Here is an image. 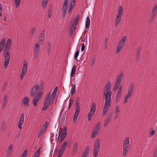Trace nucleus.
I'll return each mask as SVG.
<instances>
[{
	"instance_id": "33",
	"label": "nucleus",
	"mask_w": 157,
	"mask_h": 157,
	"mask_svg": "<svg viewBox=\"0 0 157 157\" xmlns=\"http://www.w3.org/2000/svg\"><path fill=\"white\" fill-rule=\"evenodd\" d=\"M27 69L28 65L26 61H25L23 63V65L22 68V70L23 71H25L27 72Z\"/></svg>"
},
{
	"instance_id": "6",
	"label": "nucleus",
	"mask_w": 157,
	"mask_h": 157,
	"mask_svg": "<svg viewBox=\"0 0 157 157\" xmlns=\"http://www.w3.org/2000/svg\"><path fill=\"white\" fill-rule=\"evenodd\" d=\"M124 77L123 73L121 72L116 78L115 82L114 84V87L113 91H116L119 88V86H121V83Z\"/></svg>"
},
{
	"instance_id": "23",
	"label": "nucleus",
	"mask_w": 157,
	"mask_h": 157,
	"mask_svg": "<svg viewBox=\"0 0 157 157\" xmlns=\"http://www.w3.org/2000/svg\"><path fill=\"white\" fill-rule=\"evenodd\" d=\"M44 33H41L40 35L39 40L37 43L39 44H40L41 45L43 42L44 41Z\"/></svg>"
},
{
	"instance_id": "62",
	"label": "nucleus",
	"mask_w": 157,
	"mask_h": 157,
	"mask_svg": "<svg viewBox=\"0 0 157 157\" xmlns=\"http://www.w3.org/2000/svg\"><path fill=\"white\" fill-rule=\"evenodd\" d=\"M57 90H58L57 87H55V88H54V90L53 92L56 93L57 91Z\"/></svg>"
},
{
	"instance_id": "1",
	"label": "nucleus",
	"mask_w": 157,
	"mask_h": 157,
	"mask_svg": "<svg viewBox=\"0 0 157 157\" xmlns=\"http://www.w3.org/2000/svg\"><path fill=\"white\" fill-rule=\"evenodd\" d=\"M11 40L10 39H9L6 42L4 50L5 59L4 62V66L5 68H6L7 67L10 60V54L8 52V51L10 50L11 48Z\"/></svg>"
},
{
	"instance_id": "19",
	"label": "nucleus",
	"mask_w": 157,
	"mask_h": 157,
	"mask_svg": "<svg viewBox=\"0 0 157 157\" xmlns=\"http://www.w3.org/2000/svg\"><path fill=\"white\" fill-rule=\"evenodd\" d=\"M111 83L109 82L107 83L104 87L103 92H108L111 91Z\"/></svg>"
},
{
	"instance_id": "40",
	"label": "nucleus",
	"mask_w": 157,
	"mask_h": 157,
	"mask_svg": "<svg viewBox=\"0 0 157 157\" xmlns=\"http://www.w3.org/2000/svg\"><path fill=\"white\" fill-rule=\"evenodd\" d=\"M68 0H64L62 7L68 8Z\"/></svg>"
},
{
	"instance_id": "20",
	"label": "nucleus",
	"mask_w": 157,
	"mask_h": 157,
	"mask_svg": "<svg viewBox=\"0 0 157 157\" xmlns=\"http://www.w3.org/2000/svg\"><path fill=\"white\" fill-rule=\"evenodd\" d=\"M67 134V129L66 128H64L63 132L62 133L61 138L59 140V143H61L64 140Z\"/></svg>"
},
{
	"instance_id": "63",
	"label": "nucleus",
	"mask_w": 157,
	"mask_h": 157,
	"mask_svg": "<svg viewBox=\"0 0 157 157\" xmlns=\"http://www.w3.org/2000/svg\"><path fill=\"white\" fill-rule=\"evenodd\" d=\"M121 96H122V95L117 94L116 97L121 98Z\"/></svg>"
},
{
	"instance_id": "58",
	"label": "nucleus",
	"mask_w": 157,
	"mask_h": 157,
	"mask_svg": "<svg viewBox=\"0 0 157 157\" xmlns=\"http://www.w3.org/2000/svg\"><path fill=\"white\" fill-rule=\"evenodd\" d=\"M82 46L81 48V51H83L85 50V44L84 43H82Z\"/></svg>"
},
{
	"instance_id": "39",
	"label": "nucleus",
	"mask_w": 157,
	"mask_h": 157,
	"mask_svg": "<svg viewBox=\"0 0 157 157\" xmlns=\"http://www.w3.org/2000/svg\"><path fill=\"white\" fill-rule=\"evenodd\" d=\"M49 0H42V4L44 8L46 7L47 5L48 4Z\"/></svg>"
},
{
	"instance_id": "55",
	"label": "nucleus",
	"mask_w": 157,
	"mask_h": 157,
	"mask_svg": "<svg viewBox=\"0 0 157 157\" xmlns=\"http://www.w3.org/2000/svg\"><path fill=\"white\" fill-rule=\"evenodd\" d=\"M73 103V100L70 98L69 100V103L68 108L69 109L70 107L71 106Z\"/></svg>"
},
{
	"instance_id": "30",
	"label": "nucleus",
	"mask_w": 157,
	"mask_h": 157,
	"mask_svg": "<svg viewBox=\"0 0 157 157\" xmlns=\"http://www.w3.org/2000/svg\"><path fill=\"white\" fill-rule=\"evenodd\" d=\"M76 67L75 65H74L73 67L70 75V77L71 78H72L73 77L74 75L75 74L76 71Z\"/></svg>"
},
{
	"instance_id": "14",
	"label": "nucleus",
	"mask_w": 157,
	"mask_h": 157,
	"mask_svg": "<svg viewBox=\"0 0 157 157\" xmlns=\"http://www.w3.org/2000/svg\"><path fill=\"white\" fill-rule=\"evenodd\" d=\"M24 114L22 113L21 114L19 118V119L17 124V126L18 127V128L20 129V130H21L22 128V125L24 122Z\"/></svg>"
},
{
	"instance_id": "10",
	"label": "nucleus",
	"mask_w": 157,
	"mask_h": 157,
	"mask_svg": "<svg viewBox=\"0 0 157 157\" xmlns=\"http://www.w3.org/2000/svg\"><path fill=\"white\" fill-rule=\"evenodd\" d=\"M111 106V103L105 102L103 109L102 114L103 116H105L107 114V112L109 111Z\"/></svg>"
},
{
	"instance_id": "22",
	"label": "nucleus",
	"mask_w": 157,
	"mask_h": 157,
	"mask_svg": "<svg viewBox=\"0 0 157 157\" xmlns=\"http://www.w3.org/2000/svg\"><path fill=\"white\" fill-rule=\"evenodd\" d=\"M29 99L28 97H24L22 101L23 105L25 106H29Z\"/></svg>"
},
{
	"instance_id": "7",
	"label": "nucleus",
	"mask_w": 157,
	"mask_h": 157,
	"mask_svg": "<svg viewBox=\"0 0 157 157\" xmlns=\"http://www.w3.org/2000/svg\"><path fill=\"white\" fill-rule=\"evenodd\" d=\"M101 128V124L100 122L97 123L93 128L91 132V138H95L98 134Z\"/></svg>"
},
{
	"instance_id": "29",
	"label": "nucleus",
	"mask_w": 157,
	"mask_h": 157,
	"mask_svg": "<svg viewBox=\"0 0 157 157\" xmlns=\"http://www.w3.org/2000/svg\"><path fill=\"white\" fill-rule=\"evenodd\" d=\"M13 146L12 144L10 145L9 146L6 153L7 154L9 155L12 153L13 149Z\"/></svg>"
},
{
	"instance_id": "35",
	"label": "nucleus",
	"mask_w": 157,
	"mask_h": 157,
	"mask_svg": "<svg viewBox=\"0 0 157 157\" xmlns=\"http://www.w3.org/2000/svg\"><path fill=\"white\" fill-rule=\"evenodd\" d=\"M67 8H62V12L63 14L62 17L64 18L67 12Z\"/></svg>"
},
{
	"instance_id": "12",
	"label": "nucleus",
	"mask_w": 157,
	"mask_h": 157,
	"mask_svg": "<svg viewBox=\"0 0 157 157\" xmlns=\"http://www.w3.org/2000/svg\"><path fill=\"white\" fill-rule=\"evenodd\" d=\"M104 97L105 98V102L111 103V96L112 94L111 91L107 92H103Z\"/></svg>"
},
{
	"instance_id": "4",
	"label": "nucleus",
	"mask_w": 157,
	"mask_h": 157,
	"mask_svg": "<svg viewBox=\"0 0 157 157\" xmlns=\"http://www.w3.org/2000/svg\"><path fill=\"white\" fill-rule=\"evenodd\" d=\"M50 95V93L49 92L48 93L45 98L44 102L42 108V110L43 111L45 110L48 107L49 105L52 104L54 101L53 99H51Z\"/></svg>"
},
{
	"instance_id": "26",
	"label": "nucleus",
	"mask_w": 157,
	"mask_h": 157,
	"mask_svg": "<svg viewBox=\"0 0 157 157\" xmlns=\"http://www.w3.org/2000/svg\"><path fill=\"white\" fill-rule=\"evenodd\" d=\"M78 147V144L77 143H76L74 145L73 151L72 153V155L74 156L77 153V147Z\"/></svg>"
},
{
	"instance_id": "34",
	"label": "nucleus",
	"mask_w": 157,
	"mask_h": 157,
	"mask_svg": "<svg viewBox=\"0 0 157 157\" xmlns=\"http://www.w3.org/2000/svg\"><path fill=\"white\" fill-rule=\"evenodd\" d=\"M90 20L89 17H87L86 18V22L85 23V27L86 29L88 28L90 25Z\"/></svg>"
},
{
	"instance_id": "17",
	"label": "nucleus",
	"mask_w": 157,
	"mask_h": 157,
	"mask_svg": "<svg viewBox=\"0 0 157 157\" xmlns=\"http://www.w3.org/2000/svg\"><path fill=\"white\" fill-rule=\"evenodd\" d=\"M39 89V86L37 84H35L33 87L31 92V95L32 96H34L37 93Z\"/></svg>"
},
{
	"instance_id": "13",
	"label": "nucleus",
	"mask_w": 157,
	"mask_h": 157,
	"mask_svg": "<svg viewBox=\"0 0 157 157\" xmlns=\"http://www.w3.org/2000/svg\"><path fill=\"white\" fill-rule=\"evenodd\" d=\"M42 94V92H39L35 97L33 101V105L35 107H36L37 106V103L41 98Z\"/></svg>"
},
{
	"instance_id": "27",
	"label": "nucleus",
	"mask_w": 157,
	"mask_h": 157,
	"mask_svg": "<svg viewBox=\"0 0 157 157\" xmlns=\"http://www.w3.org/2000/svg\"><path fill=\"white\" fill-rule=\"evenodd\" d=\"M157 14V4L155 5L152 8L151 10V15L154 16Z\"/></svg>"
},
{
	"instance_id": "16",
	"label": "nucleus",
	"mask_w": 157,
	"mask_h": 157,
	"mask_svg": "<svg viewBox=\"0 0 157 157\" xmlns=\"http://www.w3.org/2000/svg\"><path fill=\"white\" fill-rule=\"evenodd\" d=\"M120 108L118 105L116 106L114 109V118L116 119L120 114Z\"/></svg>"
},
{
	"instance_id": "15",
	"label": "nucleus",
	"mask_w": 157,
	"mask_h": 157,
	"mask_svg": "<svg viewBox=\"0 0 157 157\" xmlns=\"http://www.w3.org/2000/svg\"><path fill=\"white\" fill-rule=\"evenodd\" d=\"M8 101V95L5 94L3 96L2 101V106L3 107H5L7 104Z\"/></svg>"
},
{
	"instance_id": "3",
	"label": "nucleus",
	"mask_w": 157,
	"mask_h": 157,
	"mask_svg": "<svg viewBox=\"0 0 157 157\" xmlns=\"http://www.w3.org/2000/svg\"><path fill=\"white\" fill-rule=\"evenodd\" d=\"M101 141L100 139L97 138L94 141L93 146V154L94 157H97L100 148Z\"/></svg>"
},
{
	"instance_id": "18",
	"label": "nucleus",
	"mask_w": 157,
	"mask_h": 157,
	"mask_svg": "<svg viewBox=\"0 0 157 157\" xmlns=\"http://www.w3.org/2000/svg\"><path fill=\"white\" fill-rule=\"evenodd\" d=\"M135 85L133 83H131L128 89L127 93L132 95L134 93V90L135 88Z\"/></svg>"
},
{
	"instance_id": "28",
	"label": "nucleus",
	"mask_w": 157,
	"mask_h": 157,
	"mask_svg": "<svg viewBox=\"0 0 157 157\" xmlns=\"http://www.w3.org/2000/svg\"><path fill=\"white\" fill-rule=\"evenodd\" d=\"M90 149V148L89 146H86L84 149L82 155L87 157V155L88 154Z\"/></svg>"
},
{
	"instance_id": "41",
	"label": "nucleus",
	"mask_w": 157,
	"mask_h": 157,
	"mask_svg": "<svg viewBox=\"0 0 157 157\" xmlns=\"http://www.w3.org/2000/svg\"><path fill=\"white\" fill-rule=\"evenodd\" d=\"M119 89L117 90V94H121L122 95V87L121 85L120 86H119Z\"/></svg>"
},
{
	"instance_id": "9",
	"label": "nucleus",
	"mask_w": 157,
	"mask_h": 157,
	"mask_svg": "<svg viewBox=\"0 0 157 157\" xmlns=\"http://www.w3.org/2000/svg\"><path fill=\"white\" fill-rule=\"evenodd\" d=\"M96 111V105L95 103H93L91 105L90 109L88 114V121H90L91 120V117L94 116Z\"/></svg>"
},
{
	"instance_id": "44",
	"label": "nucleus",
	"mask_w": 157,
	"mask_h": 157,
	"mask_svg": "<svg viewBox=\"0 0 157 157\" xmlns=\"http://www.w3.org/2000/svg\"><path fill=\"white\" fill-rule=\"evenodd\" d=\"M76 86L74 85L72 88L71 89V93L72 95L74 94L75 93Z\"/></svg>"
},
{
	"instance_id": "36",
	"label": "nucleus",
	"mask_w": 157,
	"mask_h": 157,
	"mask_svg": "<svg viewBox=\"0 0 157 157\" xmlns=\"http://www.w3.org/2000/svg\"><path fill=\"white\" fill-rule=\"evenodd\" d=\"M111 118L109 117L108 119L105 121L104 124V127H106L108 125L109 122L111 121Z\"/></svg>"
},
{
	"instance_id": "42",
	"label": "nucleus",
	"mask_w": 157,
	"mask_h": 157,
	"mask_svg": "<svg viewBox=\"0 0 157 157\" xmlns=\"http://www.w3.org/2000/svg\"><path fill=\"white\" fill-rule=\"evenodd\" d=\"M76 24H74V23H73L71 27V32L72 33L74 32L76 29Z\"/></svg>"
},
{
	"instance_id": "38",
	"label": "nucleus",
	"mask_w": 157,
	"mask_h": 157,
	"mask_svg": "<svg viewBox=\"0 0 157 157\" xmlns=\"http://www.w3.org/2000/svg\"><path fill=\"white\" fill-rule=\"evenodd\" d=\"M51 49V44L49 43H48L47 45L46 50L48 53H49Z\"/></svg>"
},
{
	"instance_id": "37",
	"label": "nucleus",
	"mask_w": 157,
	"mask_h": 157,
	"mask_svg": "<svg viewBox=\"0 0 157 157\" xmlns=\"http://www.w3.org/2000/svg\"><path fill=\"white\" fill-rule=\"evenodd\" d=\"M41 148H39L36 152L35 153L34 156L36 157H39L40 153Z\"/></svg>"
},
{
	"instance_id": "11",
	"label": "nucleus",
	"mask_w": 157,
	"mask_h": 157,
	"mask_svg": "<svg viewBox=\"0 0 157 157\" xmlns=\"http://www.w3.org/2000/svg\"><path fill=\"white\" fill-rule=\"evenodd\" d=\"M80 112V106L78 103V104L76 106L75 112L73 117V121L75 123L77 122V118L79 115Z\"/></svg>"
},
{
	"instance_id": "48",
	"label": "nucleus",
	"mask_w": 157,
	"mask_h": 157,
	"mask_svg": "<svg viewBox=\"0 0 157 157\" xmlns=\"http://www.w3.org/2000/svg\"><path fill=\"white\" fill-rule=\"evenodd\" d=\"M56 95V93L53 92L52 95L50 96V98L51 99H53V100L54 101L55 99V97Z\"/></svg>"
},
{
	"instance_id": "32",
	"label": "nucleus",
	"mask_w": 157,
	"mask_h": 157,
	"mask_svg": "<svg viewBox=\"0 0 157 157\" xmlns=\"http://www.w3.org/2000/svg\"><path fill=\"white\" fill-rule=\"evenodd\" d=\"M129 147H123V155L124 157L125 156L127 152L129 151Z\"/></svg>"
},
{
	"instance_id": "43",
	"label": "nucleus",
	"mask_w": 157,
	"mask_h": 157,
	"mask_svg": "<svg viewBox=\"0 0 157 157\" xmlns=\"http://www.w3.org/2000/svg\"><path fill=\"white\" fill-rule=\"evenodd\" d=\"M21 0H14V3L16 5V7L18 8L21 3Z\"/></svg>"
},
{
	"instance_id": "24",
	"label": "nucleus",
	"mask_w": 157,
	"mask_h": 157,
	"mask_svg": "<svg viewBox=\"0 0 157 157\" xmlns=\"http://www.w3.org/2000/svg\"><path fill=\"white\" fill-rule=\"evenodd\" d=\"M129 147V138L128 137H127L124 141L123 147Z\"/></svg>"
},
{
	"instance_id": "56",
	"label": "nucleus",
	"mask_w": 157,
	"mask_h": 157,
	"mask_svg": "<svg viewBox=\"0 0 157 157\" xmlns=\"http://www.w3.org/2000/svg\"><path fill=\"white\" fill-rule=\"evenodd\" d=\"M79 51L78 50L75 53V56H74V58L75 59L77 58L79 55Z\"/></svg>"
},
{
	"instance_id": "54",
	"label": "nucleus",
	"mask_w": 157,
	"mask_h": 157,
	"mask_svg": "<svg viewBox=\"0 0 157 157\" xmlns=\"http://www.w3.org/2000/svg\"><path fill=\"white\" fill-rule=\"evenodd\" d=\"M36 32V29L34 28H33L31 30V35L33 36L35 32Z\"/></svg>"
},
{
	"instance_id": "5",
	"label": "nucleus",
	"mask_w": 157,
	"mask_h": 157,
	"mask_svg": "<svg viewBox=\"0 0 157 157\" xmlns=\"http://www.w3.org/2000/svg\"><path fill=\"white\" fill-rule=\"evenodd\" d=\"M123 13L124 9L123 7L121 6H119L118 8L117 14L116 15L115 26L117 27L118 25L121 20V17L123 16Z\"/></svg>"
},
{
	"instance_id": "49",
	"label": "nucleus",
	"mask_w": 157,
	"mask_h": 157,
	"mask_svg": "<svg viewBox=\"0 0 157 157\" xmlns=\"http://www.w3.org/2000/svg\"><path fill=\"white\" fill-rule=\"evenodd\" d=\"M64 151L60 150L59 151L57 157H61Z\"/></svg>"
},
{
	"instance_id": "50",
	"label": "nucleus",
	"mask_w": 157,
	"mask_h": 157,
	"mask_svg": "<svg viewBox=\"0 0 157 157\" xmlns=\"http://www.w3.org/2000/svg\"><path fill=\"white\" fill-rule=\"evenodd\" d=\"M47 126H48V125H47V123H46V122L42 126V129H43L44 130L47 128Z\"/></svg>"
},
{
	"instance_id": "45",
	"label": "nucleus",
	"mask_w": 157,
	"mask_h": 157,
	"mask_svg": "<svg viewBox=\"0 0 157 157\" xmlns=\"http://www.w3.org/2000/svg\"><path fill=\"white\" fill-rule=\"evenodd\" d=\"M79 15H78L77 16L76 19H75L73 23L74 24H76L77 25V23L78 21L79 20Z\"/></svg>"
},
{
	"instance_id": "31",
	"label": "nucleus",
	"mask_w": 157,
	"mask_h": 157,
	"mask_svg": "<svg viewBox=\"0 0 157 157\" xmlns=\"http://www.w3.org/2000/svg\"><path fill=\"white\" fill-rule=\"evenodd\" d=\"M67 141H64L60 147V150L64 151L67 145Z\"/></svg>"
},
{
	"instance_id": "52",
	"label": "nucleus",
	"mask_w": 157,
	"mask_h": 157,
	"mask_svg": "<svg viewBox=\"0 0 157 157\" xmlns=\"http://www.w3.org/2000/svg\"><path fill=\"white\" fill-rule=\"evenodd\" d=\"M75 0H71L70 2V7H74V6L75 4Z\"/></svg>"
},
{
	"instance_id": "51",
	"label": "nucleus",
	"mask_w": 157,
	"mask_h": 157,
	"mask_svg": "<svg viewBox=\"0 0 157 157\" xmlns=\"http://www.w3.org/2000/svg\"><path fill=\"white\" fill-rule=\"evenodd\" d=\"M52 10L50 9H49L48 11V15L49 17L50 18L51 17V16L52 15Z\"/></svg>"
},
{
	"instance_id": "59",
	"label": "nucleus",
	"mask_w": 157,
	"mask_h": 157,
	"mask_svg": "<svg viewBox=\"0 0 157 157\" xmlns=\"http://www.w3.org/2000/svg\"><path fill=\"white\" fill-rule=\"evenodd\" d=\"M5 125V123L4 122L1 125V127L0 128V129H3Z\"/></svg>"
},
{
	"instance_id": "47",
	"label": "nucleus",
	"mask_w": 157,
	"mask_h": 157,
	"mask_svg": "<svg viewBox=\"0 0 157 157\" xmlns=\"http://www.w3.org/2000/svg\"><path fill=\"white\" fill-rule=\"evenodd\" d=\"M96 60V58L94 56H93L91 58V64L93 65L94 64Z\"/></svg>"
},
{
	"instance_id": "64",
	"label": "nucleus",
	"mask_w": 157,
	"mask_h": 157,
	"mask_svg": "<svg viewBox=\"0 0 157 157\" xmlns=\"http://www.w3.org/2000/svg\"><path fill=\"white\" fill-rule=\"evenodd\" d=\"M44 131V130L41 129L39 132V134L40 135Z\"/></svg>"
},
{
	"instance_id": "21",
	"label": "nucleus",
	"mask_w": 157,
	"mask_h": 157,
	"mask_svg": "<svg viewBox=\"0 0 157 157\" xmlns=\"http://www.w3.org/2000/svg\"><path fill=\"white\" fill-rule=\"evenodd\" d=\"M141 50V48L140 47H138L135 56L136 59V61L137 62H138L140 59V51Z\"/></svg>"
},
{
	"instance_id": "60",
	"label": "nucleus",
	"mask_w": 157,
	"mask_h": 157,
	"mask_svg": "<svg viewBox=\"0 0 157 157\" xmlns=\"http://www.w3.org/2000/svg\"><path fill=\"white\" fill-rule=\"evenodd\" d=\"M73 8V7H70L69 8L68 11V13H70L71 12V11L72 10Z\"/></svg>"
},
{
	"instance_id": "57",
	"label": "nucleus",
	"mask_w": 157,
	"mask_h": 157,
	"mask_svg": "<svg viewBox=\"0 0 157 157\" xmlns=\"http://www.w3.org/2000/svg\"><path fill=\"white\" fill-rule=\"evenodd\" d=\"M25 75V74L21 72V73L20 75V79L21 80L22 79H23Z\"/></svg>"
},
{
	"instance_id": "2",
	"label": "nucleus",
	"mask_w": 157,
	"mask_h": 157,
	"mask_svg": "<svg viewBox=\"0 0 157 157\" xmlns=\"http://www.w3.org/2000/svg\"><path fill=\"white\" fill-rule=\"evenodd\" d=\"M127 38L126 36H124L122 37L118 42L116 48V55H118L124 47Z\"/></svg>"
},
{
	"instance_id": "46",
	"label": "nucleus",
	"mask_w": 157,
	"mask_h": 157,
	"mask_svg": "<svg viewBox=\"0 0 157 157\" xmlns=\"http://www.w3.org/2000/svg\"><path fill=\"white\" fill-rule=\"evenodd\" d=\"M27 154V150H25L21 155L20 157H26Z\"/></svg>"
},
{
	"instance_id": "8",
	"label": "nucleus",
	"mask_w": 157,
	"mask_h": 157,
	"mask_svg": "<svg viewBox=\"0 0 157 157\" xmlns=\"http://www.w3.org/2000/svg\"><path fill=\"white\" fill-rule=\"evenodd\" d=\"M40 44L39 43L35 44L33 50L34 56L36 58H39L40 55Z\"/></svg>"
},
{
	"instance_id": "53",
	"label": "nucleus",
	"mask_w": 157,
	"mask_h": 157,
	"mask_svg": "<svg viewBox=\"0 0 157 157\" xmlns=\"http://www.w3.org/2000/svg\"><path fill=\"white\" fill-rule=\"evenodd\" d=\"M151 131L149 134L151 136H152L155 133V131L153 128H151Z\"/></svg>"
},
{
	"instance_id": "25",
	"label": "nucleus",
	"mask_w": 157,
	"mask_h": 157,
	"mask_svg": "<svg viewBox=\"0 0 157 157\" xmlns=\"http://www.w3.org/2000/svg\"><path fill=\"white\" fill-rule=\"evenodd\" d=\"M132 95L126 93L125 94L124 98L123 103L125 104L127 103L129 99H130Z\"/></svg>"
},
{
	"instance_id": "61",
	"label": "nucleus",
	"mask_w": 157,
	"mask_h": 157,
	"mask_svg": "<svg viewBox=\"0 0 157 157\" xmlns=\"http://www.w3.org/2000/svg\"><path fill=\"white\" fill-rule=\"evenodd\" d=\"M121 99V98L116 97L115 101L117 103V102H118V101H119Z\"/></svg>"
}]
</instances>
